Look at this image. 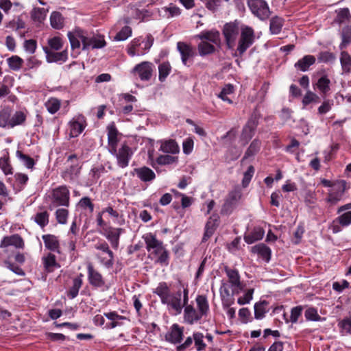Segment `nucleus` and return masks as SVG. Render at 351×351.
<instances>
[{"label": "nucleus", "instance_id": "obj_1", "mask_svg": "<svg viewBox=\"0 0 351 351\" xmlns=\"http://www.w3.org/2000/svg\"><path fill=\"white\" fill-rule=\"evenodd\" d=\"M143 238L146 244V249L149 253V258L156 263L167 266L169 264V252L162 242L158 240L152 233H147Z\"/></svg>", "mask_w": 351, "mask_h": 351}, {"label": "nucleus", "instance_id": "obj_2", "mask_svg": "<svg viewBox=\"0 0 351 351\" xmlns=\"http://www.w3.org/2000/svg\"><path fill=\"white\" fill-rule=\"evenodd\" d=\"M50 202L49 209L58 206H69L70 199V192L66 186H60L52 189L46 197Z\"/></svg>", "mask_w": 351, "mask_h": 351}, {"label": "nucleus", "instance_id": "obj_3", "mask_svg": "<svg viewBox=\"0 0 351 351\" xmlns=\"http://www.w3.org/2000/svg\"><path fill=\"white\" fill-rule=\"evenodd\" d=\"M189 290L188 288L183 289V300H182L181 291H178L176 293L169 295V297L163 301L162 304H166L169 308L173 309L176 314H180L182 308L188 304Z\"/></svg>", "mask_w": 351, "mask_h": 351}, {"label": "nucleus", "instance_id": "obj_4", "mask_svg": "<svg viewBox=\"0 0 351 351\" xmlns=\"http://www.w3.org/2000/svg\"><path fill=\"white\" fill-rule=\"evenodd\" d=\"M240 33L237 51L239 55L241 56L254 43L255 32L252 27L245 25H241Z\"/></svg>", "mask_w": 351, "mask_h": 351}, {"label": "nucleus", "instance_id": "obj_5", "mask_svg": "<svg viewBox=\"0 0 351 351\" xmlns=\"http://www.w3.org/2000/svg\"><path fill=\"white\" fill-rule=\"evenodd\" d=\"M154 38L149 35L146 38L141 37L134 39L128 48V53L131 56H140L145 54L153 45Z\"/></svg>", "mask_w": 351, "mask_h": 351}, {"label": "nucleus", "instance_id": "obj_6", "mask_svg": "<svg viewBox=\"0 0 351 351\" xmlns=\"http://www.w3.org/2000/svg\"><path fill=\"white\" fill-rule=\"evenodd\" d=\"M225 272L228 278V289L230 288L232 295H239L245 288V285L241 281L240 275L237 269L225 267ZM224 283L223 282L221 285Z\"/></svg>", "mask_w": 351, "mask_h": 351}, {"label": "nucleus", "instance_id": "obj_7", "mask_svg": "<svg viewBox=\"0 0 351 351\" xmlns=\"http://www.w3.org/2000/svg\"><path fill=\"white\" fill-rule=\"evenodd\" d=\"M241 32V26L236 21L224 25L223 34L225 37L226 43L229 49H233L236 45L239 33Z\"/></svg>", "mask_w": 351, "mask_h": 351}, {"label": "nucleus", "instance_id": "obj_8", "mask_svg": "<svg viewBox=\"0 0 351 351\" xmlns=\"http://www.w3.org/2000/svg\"><path fill=\"white\" fill-rule=\"evenodd\" d=\"M242 196L241 190L239 188H235L231 191L221 208V213L223 215H230L236 208Z\"/></svg>", "mask_w": 351, "mask_h": 351}, {"label": "nucleus", "instance_id": "obj_9", "mask_svg": "<svg viewBox=\"0 0 351 351\" xmlns=\"http://www.w3.org/2000/svg\"><path fill=\"white\" fill-rule=\"evenodd\" d=\"M247 5L252 14L261 20H265L269 16V9L264 0H247Z\"/></svg>", "mask_w": 351, "mask_h": 351}, {"label": "nucleus", "instance_id": "obj_10", "mask_svg": "<svg viewBox=\"0 0 351 351\" xmlns=\"http://www.w3.org/2000/svg\"><path fill=\"white\" fill-rule=\"evenodd\" d=\"M346 190V182L339 180L333 182L332 189L329 190L326 202L331 205L337 204L342 198Z\"/></svg>", "mask_w": 351, "mask_h": 351}, {"label": "nucleus", "instance_id": "obj_11", "mask_svg": "<svg viewBox=\"0 0 351 351\" xmlns=\"http://www.w3.org/2000/svg\"><path fill=\"white\" fill-rule=\"evenodd\" d=\"M99 232L110 243L112 248L115 250L118 249L119 238L121 234L123 232V229L109 226L104 228Z\"/></svg>", "mask_w": 351, "mask_h": 351}, {"label": "nucleus", "instance_id": "obj_12", "mask_svg": "<svg viewBox=\"0 0 351 351\" xmlns=\"http://www.w3.org/2000/svg\"><path fill=\"white\" fill-rule=\"evenodd\" d=\"M111 154L115 156L118 166L121 168H125L129 165V161L132 158L133 152L130 147L123 145L118 150L116 149L115 153Z\"/></svg>", "mask_w": 351, "mask_h": 351}, {"label": "nucleus", "instance_id": "obj_13", "mask_svg": "<svg viewBox=\"0 0 351 351\" xmlns=\"http://www.w3.org/2000/svg\"><path fill=\"white\" fill-rule=\"evenodd\" d=\"M154 65L150 62H142L140 64H136L133 70L132 73L136 75L143 81L149 80L153 72Z\"/></svg>", "mask_w": 351, "mask_h": 351}, {"label": "nucleus", "instance_id": "obj_14", "mask_svg": "<svg viewBox=\"0 0 351 351\" xmlns=\"http://www.w3.org/2000/svg\"><path fill=\"white\" fill-rule=\"evenodd\" d=\"M9 247H14L16 249L23 248L24 242L21 237L16 234L4 237L0 243V248L3 249L4 252H8Z\"/></svg>", "mask_w": 351, "mask_h": 351}, {"label": "nucleus", "instance_id": "obj_15", "mask_svg": "<svg viewBox=\"0 0 351 351\" xmlns=\"http://www.w3.org/2000/svg\"><path fill=\"white\" fill-rule=\"evenodd\" d=\"M67 36L73 49H79L81 43L82 44L83 49H84V43L86 42L87 37L86 32L77 28L72 32H69Z\"/></svg>", "mask_w": 351, "mask_h": 351}, {"label": "nucleus", "instance_id": "obj_16", "mask_svg": "<svg viewBox=\"0 0 351 351\" xmlns=\"http://www.w3.org/2000/svg\"><path fill=\"white\" fill-rule=\"evenodd\" d=\"M220 296L221 298L222 304L224 307H227L226 313L230 318H233L235 316V309L230 308V306L232 303L231 300V294L228 287L226 283H223L219 289Z\"/></svg>", "mask_w": 351, "mask_h": 351}, {"label": "nucleus", "instance_id": "obj_17", "mask_svg": "<svg viewBox=\"0 0 351 351\" xmlns=\"http://www.w3.org/2000/svg\"><path fill=\"white\" fill-rule=\"evenodd\" d=\"M183 327L173 324L165 335V340L169 343L177 344L180 343L183 337Z\"/></svg>", "mask_w": 351, "mask_h": 351}, {"label": "nucleus", "instance_id": "obj_18", "mask_svg": "<svg viewBox=\"0 0 351 351\" xmlns=\"http://www.w3.org/2000/svg\"><path fill=\"white\" fill-rule=\"evenodd\" d=\"M43 49L45 53L46 54V60L47 62H64L66 61L68 58V52L66 49L63 50L60 52H56L54 51H51L47 47H43Z\"/></svg>", "mask_w": 351, "mask_h": 351}, {"label": "nucleus", "instance_id": "obj_19", "mask_svg": "<svg viewBox=\"0 0 351 351\" xmlns=\"http://www.w3.org/2000/svg\"><path fill=\"white\" fill-rule=\"evenodd\" d=\"M258 123V117L256 114H252L243 127L241 137L246 141L252 138L254 130Z\"/></svg>", "mask_w": 351, "mask_h": 351}, {"label": "nucleus", "instance_id": "obj_20", "mask_svg": "<svg viewBox=\"0 0 351 351\" xmlns=\"http://www.w3.org/2000/svg\"><path fill=\"white\" fill-rule=\"evenodd\" d=\"M86 126L85 121L83 117H78L69 122V136L71 138L77 137L84 130Z\"/></svg>", "mask_w": 351, "mask_h": 351}, {"label": "nucleus", "instance_id": "obj_21", "mask_svg": "<svg viewBox=\"0 0 351 351\" xmlns=\"http://www.w3.org/2000/svg\"><path fill=\"white\" fill-rule=\"evenodd\" d=\"M184 306V322L187 324H193L203 317V315L199 314V311L196 310L193 306L188 305L187 304Z\"/></svg>", "mask_w": 351, "mask_h": 351}, {"label": "nucleus", "instance_id": "obj_22", "mask_svg": "<svg viewBox=\"0 0 351 351\" xmlns=\"http://www.w3.org/2000/svg\"><path fill=\"white\" fill-rule=\"evenodd\" d=\"M107 130L109 151L110 153H115L119 141L118 131L113 123L108 125Z\"/></svg>", "mask_w": 351, "mask_h": 351}, {"label": "nucleus", "instance_id": "obj_23", "mask_svg": "<svg viewBox=\"0 0 351 351\" xmlns=\"http://www.w3.org/2000/svg\"><path fill=\"white\" fill-rule=\"evenodd\" d=\"M219 217L217 215H213L209 218L206 225L203 241H206L213 234L219 224Z\"/></svg>", "mask_w": 351, "mask_h": 351}, {"label": "nucleus", "instance_id": "obj_24", "mask_svg": "<svg viewBox=\"0 0 351 351\" xmlns=\"http://www.w3.org/2000/svg\"><path fill=\"white\" fill-rule=\"evenodd\" d=\"M88 280L91 285L101 287L104 285V281L101 275L95 269H94L91 264H88Z\"/></svg>", "mask_w": 351, "mask_h": 351}, {"label": "nucleus", "instance_id": "obj_25", "mask_svg": "<svg viewBox=\"0 0 351 351\" xmlns=\"http://www.w3.org/2000/svg\"><path fill=\"white\" fill-rule=\"evenodd\" d=\"M178 49L181 55L182 63L187 65L188 60L194 55L193 48L184 43L179 42L177 44Z\"/></svg>", "mask_w": 351, "mask_h": 351}, {"label": "nucleus", "instance_id": "obj_26", "mask_svg": "<svg viewBox=\"0 0 351 351\" xmlns=\"http://www.w3.org/2000/svg\"><path fill=\"white\" fill-rule=\"evenodd\" d=\"M134 172L143 182H150L153 180L156 177L155 173L151 169L147 167L136 168L134 169Z\"/></svg>", "mask_w": 351, "mask_h": 351}, {"label": "nucleus", "instance_id": "obj_27", "mask_svg": "<svg viewBox=\"0 0 351 351\" xmlns=\"http://www.w3.org/2000/svg\"><path fill=\"white\" fill-rule=\"evenodd\" d=\"M96 249L103 251L104 252H106L108 255V258H104L102 260L103 264L106 267H110L113 265L114 263V255L113 252L110 250L109 246L107 243L102 242L100 243H98L95 246Z\"/></svg>", "mask_w": 351, "mask_h": 351}, {"label": "nucleus", "instance_id": "obj_28", "mask_svg": "<svg viewBox=\"0 0 351 351\" xmlns=\"http://www.w3.org/2000/svg\"><path fill=\"white\" fill-rule=\"evenodd\" d=\"M252 253L258 254L266 262H269L271 258V250L263 243L256 245L252 247Z\"/></svg>", "mask_w": 351, "mask_h": 351}, {"label": "nucleus", "instance_id": "obj_29", "mask_svg": "<svg viewBox=\"0 0 351 351\" xmlns=\"http://www.w3.org/2000/svg\"><path fill=\"white\" fill-rule=\"evenodd\" d=\"M106 45L104 36H97L91 38L86 37V42L84 43V50L89 48L98 49L102 48Z\"/></svg>", "mask_w": 351, "mask_h": 351}, {"label": "nucleus", "instance_id": "obj_30", "mask_svg": "<svg viewBox=\"0 0 351 351\" xmlns=\"http://www.w3.org/2000/svg\"><path fill=\"white\" fill-rule=\"evenodd\" d=\"M46 248L51 251L59 252V241L55 235L44 234L42 237Z\"/></svg>", "mask_w": 351, "mask_h": 351}, {"label": "nucleus", "instance_id": "obj_31", "mask_svg": "<svg viewBox=\"0 0 351 351\" xmlns=\"http://www.w3.org/2000/svg\"><path fill=\"white\" fill-rule=\"evenodd\" d=\"M265 234L264 230L261 227H256L254 230L244 237L247 243L252 244L257 241L261 240Z\"/></svg>", "mask_w": 351, "mask_h": 351}, {"label": "nucleus", "instance_id": "obj_32", "mask_svg": "<svg viewBox=\"0 0 351 351\" xmlns=\"http://www.w3.org/2000/svg\"><path fill=\"white\" fill-rule=\"evenodd\" d=\"M160 150L164 153L175 154L179 152V147L173 140L162 141Z\"/></svg>", "mask_w": 351, "mask_h": 351}, {"label": "nucleus", "instance_id": "obj_33", "mask_svg": "<svg viewBox=\"0 0 351 351\" xmlns=\"http://www.w3.org/2000/svg\"><path fill=\"white\" fill-rule=\"evenodd\" d=\"M315 62V58L313 56L306 55L295 64V67L302 71H306Z\"/></svg>", "mask_w": 351, "mask_h": 351}, {"label": "nucleus", "instance_id": "obj_34", "mask_svg": "<svg viewBox=\"0 0 351 351\" xmlns=\"http://www.w3.org/2000/svg\"><path fill=\"white\" fill-rule=\"evenodd\" d=\"M197 308L199 313L206 316L209 311V304L206 296L199 295L196 298Z\"/></svg>", "mask_w": 351, "mask_h": 351}, {"label": "nucleus", "instance_id": "obj_35", "mask_svg": "<svg viewBox=\"0 0 351 351\" xmlns=\"http://www.w3.org/2000/svg\"><path fill=\"white\" fill-rule=\"evenodd\" d=\"M341 36V43L339 45V49L343 50L351 43V25H346L342 28Z\"/></svg>", "mask_w": 351, "mask_h": 351}, {"label": "nucleus", "instance_id": "obj_36", "mask_svg": "<svg viewBox=\"0 0 351 351\" xmlns=\"http://www.w3.org/2000/svg\"><path fill=\"white\" fill-rule=\"evenodd\" d=\"M27 114L23 111H16L11 115L10 128H12L16 125H22L26 120Z\"/></svg>", "mask_w": 351, "mask_h": 351}, {"label": "nucleus", "instance_id": "obj_37", "mask_svg": "<svg viewBox=\"0 0 351 351\" xmlns=\"http://www.w3.org/2000/svg\"><path fill=\"white\" fill-rule=\"evenodd\" d=\"M339 59L343 72L350 73L351 71V56L343 49L341 50Z\"/></svg>", "mask_w": 351, "mask_h": 351}, {"label": "nucleus", "instance_id": "obj_38", "mask_svg": "<svg viewBox=\"0 0 351 351\" xmlns=\"http://www.w3.org/2000/svg\"><path fill=\"white\" fill-rule=\"evenodd\" d=\"M154 293L160 297L162 303L169 297V295L171 293L169 287H168L167 284L164 282L158 284Z\"/></svg>", "mask_w": 351, "mask_h": 351}, {"label": "nucleus", "instance_id": "obj_39", "mask_svg": "<svg viewBox=\"0 0 351 351\" xmlns=\"http://www.w3.org/2000/svg\"><path fill=\"white\" fill-rule=\"evenodd\" d=\"M105 316L111 321V322L108 324V328H114L118 326L121 325V320L126 319V317L118 315L115 312H110L104 314Z\"/></svg>", "mask_w": 351, "mask_h": 351}, {"label": "nucleus", "instance_id": "obj_40", "mask_svg": "<svg viewBox=\"0 0 351 351\" xmlns=\"http://www.w3.org/2000/svg\"><path fill=\"white\" fill-rule=\"evenodd\" d=\"M50 23L53 28L60 29L64 25V18L60 12H53L50 16Z\"/></svg>", "mask_w": 351, "mask_h": 351}, {"label": "nucleus", "instance_id": "obj_41", "mask_svg": "<svg viewBox=\"0 0 351 351\" xmlns=\"http://www.w3.org/2000/svg\"><path fill=\"white\" fill-rule=\"evenodd\" d=\"M82 274H80L78 277L73 279V285L67 294L71 299H73L77 295L79 290L82 285Z\"/></svg>", "mask_w": 351, "mask_h": 351}, {"label": "nucleus", "instance_id": "obj_42", "mask_svg": "<svg viewBox=\"0 0 351 351\" xmlns=\"http://www.w3.org/2000/svg\"><path fill=\"white\" fill-rule=\"evenodd\" d=\"M242 295H240L237 299V304L239 305H245L249 304L253 299L254 289H247L241 291Z\"/></svg>", "mask_w": 351, "mask_h": 351}, {"label": "nucleus", "instance_id": "obj_43", "mask_svg": "<svg viewBox=\"0 0 351 351\" xmlns=\"http://www.w3.org/2000/svg\"><path fill=\"white\" fill-rule=\"evenodd\" d=\"M43 263L45 268L48 271H52L54 267H60L59 265L56 263L55 255L51 253L43 258Z\"/></svg>", "mask_w": 351, "mask_h": 351}, {"label": "nucleus", "instance_id": "obj_44", "mask_svg": "<svg viewBox=\"0 0 351 351\" xmlns=\"http://www.w3.org/2000/svg\"><path fill=\"white\" fill-rule=\"evenodd\" d=\"M337 15L335 21L339 24L349 22L351 20V14L347 8L337 10Z\"/></svg>", "mask_w": 351, "mask_h": 351}, {"label": "nucleus", "instance_id": "obj_45", "mask_svg": "<svg viewBox=\"0 0 351 351\" xmlns=\"http://www.w3.org/2000/svg\"><path fill=\"white\" fill-rule=\"evenodd\" d=\"M60 101L56 98H50L48 99L45 104V106L47 110V111L50 114H55L56 112L58 111V110L60 108Z\"/></svg>", "mask_w": 351, "mask_h": 351}, {"label": "nucleus", "instance_id": "obj_46", "mask_svg": "<svg viewBox=\"0 0 351 351\" xmlns=\"http://www.w3.org/2000/svg\"><path fill=\"white\" fill-rule=\"evenodd\" d=\"M330 80L326 75L322 76L316 83L317 88L323 94H326L330 90Z\"/></svg>", "mask_w": 351, "mask_h": 351}, {"label": "nucleus", "instance_id": "obj_47", "mask_svg": "<svg viewBox=\"0 0 351 351\" xmlns=\"http://www.w3.org/2000/svg\"><path fill=\"white\" fill-rule=\"evenodd\" d=\"M199 37L202 40H205L204 41L210 42L216 45L219 42V34L218 32L211 31L202 33Z\"/></svg>", "mask_w": 351, "mask_h": 351}, {"label": "nucleus", "instance_id": "obj_48", "mask_svg": "<svg viewBox=\"0 0 351 351\" xmlns=\"http://www.w3.org/2000/svg\"><path fill=\"white\" fill-rule=\"evenodd\" d=\"M9 67L13 71H19L23 64V60L18 56H12L7 59Z\"/></svg>", "mask_w": 351, "mask_h": 351}, {"label": "nucleus", "instance_id": "obj_49", "mask_svg": "<svg viewBox=\"0 0 351 351\" xmlns=\"http://www.w3.org/2000/svg\"><path fill=\"white\" fill-rule=\"evenodd\" d=\"M11 112L9 108H4L0 111V127L10 128Z\"/></svg>", "mask_w": 351, "mask_h": 351}, {"label": "nucleus", "instance_id": "obj_50", "mask_svg": "<svg viewBox=\"0 0 351 351\" xmlns=\"http://www.w3.org/2000/svg\"><path fill=\"white\" fill-rule=\"evenodd\" d=\"M47 10L44 8H35L31 13L32 19L36 22L42 23L46 18Z\"/></svg>", "mask_w": 351, "mask_h": 351}, {"label": "nucleus", "instance_id": "obj_51", "mask_svg": "<svg viewBox=\"0 0 351 351\" xmlns=\"http://www.w3.org/2000/svg\"><path fill=\"white\" fill-rule=\"evenodd\" d=\"M282 19L279 17H273L270 21L269 29L272 34H277L280 33L282 27Z\"/></svg>", "mask_w": 351, "mask_h": 351}, {"label": "nucleus", "instance_id": "obj_52", "mask_svg": "<svg viewBox=\"0 0 351 351\" xmlns=\"http://www.w3.org/2000/svg\"><path fill=\"white\" fill-rule=\"evenodd\" d=\"M199 53L201 56L212 53L215 51V47L207 41H202L198 45Z\"/></svg>", "mask_w": 351, "mask_h": 351}, {"label": "nucleus", "instance_id": "obj_53", "mask_svg": "<svg viewBox=\"0 0 351 351\" xmlns=\"http://www.w3.org/2000/svg\"><path fill=\"white\" fill-rule=\"evenodd\" d=\"M234 87L231 84H226L221 93L218 95V97L221 98L223 101L228 102V104H232V100L228 97V95L233 93Z\"/></svg>", "mask_w": 351, "mask_h": 351}, {"label": "nucleus", "instance_id": "obj_54", "mask_svg": "<svg viewBox=\"0 0 351 351\" xmlns=\"http://www.w3.org/2000/svg\"><path fill=\"white\" fill-rule=\"evenodd\" d=\"M16 157L21 160L23 165L28 169H32L34 166V161L33 158L27 155L22 153V152L17 150L16 152Z\"/></svg>", "mask_w": 351, "mask_h": 351}, {"label": "nucleus", "instance_id": "obj_55", "mask_svg": "<svg viewBox=\"0 0 351 351\" xmlns=\"http://www.w3.org/2000/svg\"><path fill=\"white\" fill-rule=\"evenodd\" d=\"M319 101V96L311 90H308L302 99V104L306 106L311 103L317 104Z\"/></svg>", "mask_w": 351, "mask_h": 351}, {"label": "nucleus", "instance_id": "obj_56", "mask_svg": "<svg viewBox=\"0 0 351 351\" xmlns=\"http://www.w3.org/2000/svg\"><path fill=\"white\" fill-rule=\"evenodd\" d=\"M47 44L50 47V50L51 51H58L60 50L63 47V41L58 36H54L48 39Z\"/></svg>", "mask_w": 351, "mask_h": 351}, {"label": "nucleus", "instance_id": "obj_57", "mask_svg": "<svg viewBox=\"0 0 351 351\" xmlns=\"http://www.w3.org/2000/svg\"><path fill=\"white\" fill-rule=\"evenodd\" d=\"M159 80L164 82L171 71V66L168 62H163L158 66Z\"/></svg>", "mask_w": 351, "mask_h": 351}, {"label": "nucleus", "instance_id": "obj_58", "mask_svg": "<svg viewBox=\"0 0 351 351\" xmlns=\"http://www.w3.org/2000/svg\"><path fill=\"white\" fill-rule=\"evenodd\" d=\"M35 222L40 227L45 226L49 222V214L47 211L38 213L34 217Z\"/></svg>", "mask_w": 351, "mask_h": 351}, {"label": "nucleus", "instance_id": "obj_59", "mask_svg": "<svg viewBox=\"0 0 351 351\" xmlns=\"http://www.w3.org/2000/svg\"><path fill=\"white\" fill-rule=\"evenodd\" d=\"M203 339L202 333L199 332L193 333V340L197 351H202L206 348V343H204Z\"/></svg>", "mask_w": 351, "mask_h": 351}, {"label": "nucleus", "instance_id": "obj_60", "mask_svg": "<svg viewBox=\"0 0 351 351\" xmlns=\"http://www.w3.org/2000/svg\"><path fill=\"white\" fill-rule=\"evenodd\" d=\"M167 17H175L180 14V9L175 5L170 4L162 8Z\"/></svg>", "mask_w": 351, "mask_h": 351}, {"label": "nucleus", "instance_id": "obj_61", "mask_svg": "<svg viewBox=\"0 0 351 351\" xmlns=\"http://www.w3.org/2000/svg\"><path fill=\"white\" fill-rule=\"evenodd\" d=\"M261 147V142L258 140H254L245 154V158H247L257 153Z\"/></svg>", "mask_w": 351, "mask_h": 351}, {"label": "nucleus", "instance_id": "obj_62", "mask_svg": "<svg viewBox=\"0 0 351 351\" xmlns=\"http://www.w3.org/2000/svg\"><path fill=\"white\" fill-rule=\"evenodd\" d=\"M69 212L65 208H58L56 211V217L59 223L65 224L67 221Z\"/></svg>", "mask_w": 351, "mask_h": 351}, {"label": "nucleus", "instance_id": "obj_63", "mask_svg": "<svg viewBox=\"0 0 351 351\" xmlns=\"http://www.w3.org/2000/svg\"><path fill=\"white\" fill-rule=\"evenodd\" d=\"M305 317L309 321H319L321 317L319 315L317 311L315 308H308L304 313Z\"/></svg>", "mask_w": 351, "mask_h": 351}, {"label": "nucleus", "instance_id": "obj_64", "mask_svg": "<svg viewBox=\"0 0 351 351\" xmlns=\"http://www.w3.org/2000/svg\"><path fill=\"white\" fill-rule=\"evenodd\" d=\"M337 219L341 226H348L351 224V211H348L341 215Z\"/></svg>", "mask_w": 351, "mask_h": 351}]
</instances>
